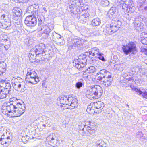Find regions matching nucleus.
Listing matches in <instances>:
<instances>
[{
	"label": "nucleus",
	"instance_id": "f257e3e1",
	"mask_svg": "<svg viewBox=\"0 0 147 147\" xmlns=\"http://www.w3.org/2000/svg\"><path fill=\"white\" fill-rule=\"evenodd\" d=\"M22 105L19 102V100L15 97L11 98L10 102L7 103L5 107H3V109H5L9 113H12L15 117L21 116L25 111V105Z\"/></svg>",
	"mask_w": 147,
	"mask_h": 147
},
{
	"label": "nucleus",
	"instance_id": "f03ea898",
	"mask_svg": "<svg viewBox=\"0 0 147 147\" xmlns=\"http://www.w3.org/2000/svg\"><path fill=\"white\" fill-rule=\"evenodd\" d=\"M97 79L103 82V85L106 87H108L111 85L113 81V78L109 72L105 69L100 71L99 72L96 74Z\"/></svg>",
	"mask_w": 147,
	"mask_h": 147
},
{
	"label": "nucleus",
	"instance_id": "7ed1b4c3",
	"mask_svg": "<svg viewBox=\"0 0 147 147\" xmlns=\"http://www.w3.org/2000/svg\"><path fill=\"white\" fill-rule=\"evenodd\" d=\"M94 107L91 105H88L86 109L87 112L90 114H92L94 113H99L103 111V108L104 107V104L103 102L101 101L95 102L93 103Z\"/></svg>",
	"mask_w": 147,
	"mask_h": 147
},
{
	"label": "nucleus",
	"instance_id": "20e7f679",
	"mask_svg": "<svg viewBox=\"0 0 147 147\" xmlns=\"http://www.w3.org/2000/svg\"><path fill=\"white\" fill-rule=\"evenodd\" d=\"M88 42L86 41H84L82 39H75L73 40L71 45H69V49H81L82 48L84 47L87 49L88 47Z\"/></svg>",
	"mask_w": 147,
	"mask_h": 147
},
{
	"label": "nucleus",
	"instance_id": "39448f33",
	"mask_svg": "<svg viewBox=\"0 0 147 147\" xmlns=\"http://www.w3.org/2000/svg\"><path fill=\"white\" fill-rule=\"evenodd\" d=\"M122 49L124 53L126 55L134 54L137 52L136 44L133 42H129L126 45H122Z\"/></svg>",
	"mask_w": 147,
	"mask_h": 147
},
{
	"label": "nucleus",
	"instance_id": "423d86ee",
	"mask_svg": "<svg viewBox=\"0 0 147 147\" xmlns=\"http://www.w3.org/2000/svg\"><path fill=\"white\" fill-rule=\"evenodd\" d=\"M87 59L85 55L79 56L78 59H74L73 61V65L78 69L84 67L86 65Z\"/></svg>",
	"mask_w": 147,
	"mask_h": 147
},
{
	"label": "nucleus",
	"instance_id": "0eeeda50",
	"mask_svg": "<svg viewBox=\"0 0 147 147\" xmlns=\"http://www.w3.org/2000/svg\"><path fill=\"white\" fill-rule=\"evenodd\" d=\"M37 22L36 18L32 15L28 16L24 20L25 24L30 27H34L37 24Z\"/></svg>",
	"mask_w": 147,
	"mask_h": 147
},
{
	"label": "nucleus",
	"instance_id": "6e6552de",
	"mask_svg": "<svg viewBox=\"0 0 147 147\" xmlns=\"http://www.w3.org/2000/svg\"><path fill=\"white\" fill-rule=\"evenodd\" d=\"M96 90L95 86L92 85L88 86L86 92V97L90 100L96 99Z\"/></svg>",
	"mask_w": 147,
	"mask_h": 147
},
{
	"label": "nucleus",
	"instance_id": "1a4fd4ad",
	"mask_svg": "<svg viewBox=\"0 0 147 147\" xmlns=\"http://www.w3.org/2000/svg\"><path fill=\"white\" fill-rule=\"evenodd\" d=\"M87 127H86V126H85L84 124H82L81 125V129L80 128V129H82L83 131V135H86L87 136H90L91 134L95 133V130L94 128L92 127L91 123L89 124Z\"/></svg>",
	"mask_w": 147,
	"mask_h": 147
},
{
	"label": "nucleus",
	"instance_id": "9d476101",
	"mask_svg": "<svg viewBox=\"0 0 147 147\" xmlns=\"http://www.w3.org/2000/svg\"><path fill=\"white\" fill-rule=\"evenodd\" d=\"M0 87L4 88V90L9 92L10 91L11 85L9 80L5 78H3L0 80Z\"/></svg>",
	"mask_w": 147,
	"mask_h": 147
},
{
	"label": "nucleus",
	"instance_id": "9b49d317",
	"mask_svg": "<svg viewBox=\"0 0 147 147\" xmlns=\"http://www.w3.org/2000/svg\"><path fill=\"white\" fill-rule=\"evenodd\" d=\"M18 79H15L14 82L12 84L14 89L16 90H19L21 89V91L23 92L24 90L25 83L24 81L20 82L18 80Z\"/></svg>",
	"mask_w": 147,
	"mask_h": 147
},
{
	"label": "nucleus",
	"instance_id": "f8f14e48",
	"mask_svg": "<svg viewBox=\"0 0 147 147\" xmlns=\"http://www.w3.org/2000/svg\"><path fill=\"white\" fill-rule=\"evenodd\" d=\"M71 96L69 95L67 96H60L57 99L58 102H60L61 104L64 105H69V100H71Z\"/></svg>",
	"mask_w": 147,
	"mask_h": 147
},
{
	"label": "nucleus",
	"instance_id": "ddd939ff",
	"mask_svg": "<svg viewBox=\"0 0 147 147\" xmlns=\"http://www.w3.org/2000/svg\"><path fill=\"white\" fill-rule=\"evenodd\" d=\"M22 10L18 7L14 8L12 10V15L13 16V19L17 20L21 16Z\"/></svg>",
	"mask_w": 147,
	"mask_h": 147
},
{
	"label": "nucleus",
	"instance_id": "4468645a",
	"mask_svg": "<svg viewBox=\"0 0 147 147\" xmlns=\"http://www.w3.org/2000/svg\"><path fill=\"white\" fill-rule=\"evenodd\" d=\"M36 49L34 50L35 55H37L40 54L42 52H45L46 50L45 45L43 43H40L36 47Z\"/></svg>",
	"mask_w": 147,
	"mask_h": 147
},
{
	"label": "nucleus",
	"instance_id": "2eb2a0df",
	"mask_svg": "<svg viewBox=\"0 0 147 147\" xmlns=\"http://www.w3.org/2000/svg\"><path fill=\"white\" fill-rule=\"evenodd\" d=\"M77 14L79 15V16H78V18L79 21L80 22L82 23L86 22L89 16L88 13H79L78 12V13Z\"/></svg>",
	"mask_w": 147,
	"mask_h": 147
},
{
	"label": "nucleus",
	"instance_id": "dca6fc26",
	"mask_svg": "<svg viewBox=\"0 0 147 147\" xmlns=\"http://www.w3.org/2000/svg\"><path fill=\"white\" fill-rule=\"evenodd\" d=\"M71 100H69V107L68 108L69 109H73L78 107V101L77 99L71 96Z\"/></svg>",
	"mask_w": 147,
	"mask_h": 147
},
{
	"label": "nucleus",
	"instance_id": "f3484780",
	"mask_svg": "<svg viewBox=\"0 0 147 147\" xmlns=\"http://www.w3.org/2000/svg\"><path fill=\"white\" fill-rule=\"evenodd\" d=\"M25 80L26 82L33 84H36L39 81L38 78L34 77V76H31L29 75H26Z\"/></svg>",
	"mask_w": 147,
	"mask_h": 147
},
{
	"label": "nucleus",
	"instance_id": "a211bd4d",
	"mask_svg": "<svg viewBox=\"0 0 147 147\" xmlns=\"http://www.w3.org/2000/svg\"><path fill=\"white\" fill-rule=\"evenodd\" d=\"M111 24V26L115 28V29L117 31L121 26V23L120 21L116 20H112Z\"/></svg>",
	"mask_w": 147,
	"mask_h": 147
},
{
	"label": "nucleus",
	"instance_id": "6ab92c4d",
	"mask_svg": "<svg viewBox=\"0 0 147 147\" xmlns=\"http://www.w3.org/2000/svg\"><path fill=\"white\" fill-rule=\"evenodd\" d=\"M95 87H96V99H97L100 97L102 95L103 90L102 88L100 86L96 85Z\"/></svg>",
	"mask_w": 147,
	"mask_h": 147
},
{
	"label": "nucleus",
	"instance_id": "aec40b11",
	"mask_svg": "<svg viewBox=\"0 0 147 147\" xmlns=\"http://www.w3.org/2000/svg\"><path fill=\"white\" fill-rule=\"evenodd\" d=\"M91 24L93 27L98 26L101 23V20L100 18L96 17L93 18L91 21Z\"/></svg>",
	"mask_w": 147,
	"mask_h": 147
},
{
	"label": "nucleus",
	"instance_id": "412c9836",
	"mask_svg": "<svg viewBox=\"0 0 147 147\" xmlns=\"http://www.w3.org/2000/svg\"><path fill=\"white\" fill-rule=\"evenodd\" d=\"M42 34L45 35V36L44 38L46 39L49 36V34L51 30L49 27L48 26H44L43 28H42L41 30H43Z\"/></svg>",
	"mask_w": 147,
	"mask_h": 147
},
{
	"label": "nucleus",
	"instance_id": "4be33fe9",
	"mask_svg": "<svg viewBox=\"0 0 147 147\" xmlns=\"http://www.w3.org/2000/svg\"><path fill=\"white\" fill-rule=\"evenodd\" d=\"M116 31L115 28L112 26L111 24L109 26H108L106 27V33L112 35Z\"/></svg>",
	"mask_w": 147,
	"mask_h": 147
},
{
	"label": "nucleus",
	"instance_id": "5701e85b",
	"mask_svg": "<svg viewBox=\"0 0 147 147\" xmlns=\"http://www.w3.org/2000/svg\"><path fill=\"white\" fill-rule=\"evenodd\" d=\"M124 66V65L123 63L116 64L114 65L113 68L117 71L121 72L123 70Z\"/></svg>",
	"mask_w": 147,
	"mask_h": 147
},
{
	"label": "nucleus",
	"instance_id": "b1692460",
	"mask_svg": "<svg viewBox=\"0 0 147 147\" xmlns=\"http://www.w3.org/2000/svg\"><path fill=\"white\" fill-rule=\"evenodd\" d=\"M0 141H1V143L2 145H4V146L5 147L8 146L10 143V141H7L5 139L4 137H1L0 138Z\"/></svg>",
	"mask_w": 147,
	"mask_h": 147
},
{
	"label": "nucleus",
	"instance_id": "393cba45",
	"mask_svg": "<svg viewBox=\"0 0 147 147\" xmlns=\"http://www.w3.org/2000/svg\"><path fill=\"white\" fill-rule=\"evenodd\" d=\"M26 75H29L31 76H34L36 77L37 76V75L36 72L34 71V70H31L30 69H28V71Z\"/></svg>",
	"mask_w": 147,
	"mask_h": 147
},
{
	"label": "nucleus",
	"instance_id": "a878e982",
	"mask_svg": "<svg viewBox=\"0 0 147 147\" xmlns=\"http://www.w3.org/2000/svg\"><path fill=\"white\" fill-rule=\"evenodd\" d=\"M47 52V51L46 50H45V52H42L40 54H39V55H37L36 56L37 57L42 56V57L41 58V60L43 61L44 60L47 58L48 55L46 53Z\"/></svg>",
	"mask_w": 147,
	"mask_h": 147
},
{
	"label": "nucleus",
	"instance_id": "bb28decb",
	"mask_svg": "<svg viewBox=\"0 0 147 147\" xmlns=\"http://www.w3.org/2000/svg\"><path fill=\"white\" fill-rule=\"evenodd\" d=\"M32 51H31V52H30L28 54V57L29 59V60L30 61L32 62H33L34 61V60L35 59H36V57H37L36 56H35V55L34 53L33 54L32 53Z\"/></svg>",
	"mask_w": 147,
	"mask_h": 147
},
{
	"label": "nucleus",
	"instance_id": "cd10ccee",
	"mask_svg": "<svg viewBox=\"0 0 147 147\" xmlns=\"http://www.w3.org/2000/svg\"><path fill=\"white\" fill-rule=\"evenodd\" d=\"M97 147H106V144L102 140H97L96 142Z\"/></svg>",
	"mask_w": 147,
	"mask_h": 147
},
{
	"label": "nucleus",
	"instance_id": "c85d7f7f",
	"mask_svg": "<svg viewBox=\"0 0 147 147\" xmlns=\"http://www.w3.org/2000/svg\"><path fill=\"white\" fill-rule=\"evenodd\" d=\"M6 63L4 62L3 63L2 66H0V76L5 72L6 70Z\"/></svg>",
	"mask_w": 147,
	"mask_h": 147
},
{
	"label": "nucleus",
	"instance_id": "c756f323",
	"mask_svg": "<svg viewBox=\"0 0 147 147\" xmlns=\"http://www.w3.org/2000/svg\"><path fill=\"white\" fill-rule=\"evenodd\" d=\"M86 71L88 74H92L96 71V69L94 66H90L86 69Z\"/></svg>",
	"mask_w": 147,
	"mask_h": 147
},
{
	"label": "nucleus",
	"instance_id": "7c9ffc66",
	"mask_svg": "<svg viewBox=\"0 0 147 147\" xmlns=\"http://www.w3.org/2000/svg\"><path fill=\"white\" fill-rule=\"evenodd\" d=\"M9 93L3 90H1V91H0V99H2L5 98L7 96V95Z\"/></svg>",
	"mask_w": 147,
	"mask_h": 147
},
{
	"label": "nucleus",
	"instance_id": "2f4dec72",
	"mask_svg": "<svg viewBox=\"0 0 147 147\" xmlns=\"http://www.w3.org/2000/svg\"><path fill=\"white\" fill-rule=\"evenodd\" d=\"M140 69V67L137 65H132L131 69L132 71L134 74L135 73L138 72Z\"/></svg>",
	"mask_w": 147,
	"mask_h": 147
},
{
	"label": "nucleus",
	"instance_id": "473e14b6",
	"mask_svg": "<svg viewBox=\"0 0 147 147\" xmlns=\"http://www.w3.org/2000/svg\"><path fill=\"white\" fill-rule=\"evenodd\" d=\"M55 135L53 134H52L50 135L49 136H48L46 140L48 141H50L51 142H52V141L53 140L55 139Z\"/></svg>",
	"mask_w": 147,
	"mask_h": 147
},
{
	"label": "nucleus",
	"instance_id": "72a5a7b5",
	"mask_svg": "<svg viewBox=\"0 0 147 147\" xmlns=\"http://www.w3.org/2000/svg\"><path fill=\"white\" fill-rule=\"evenodd\" d=\"M115 12H116L115 8V7H112L108 11V14L109 16L110 15L112 16L115 14Z\"/></svg>",
	"mask_w": 147,
	"mask_h": 147
},
{
	"label": "nucleus",
	"instance_id": "f704fd0d",
	"mask_svg": "<svg viewBox=\"0 0 147 147\" xmlns=\"http://www.w3.org/2000/svg\"><path fill=\"white\" fill-rule=\"evenodd\" d=\"M109 4V2L108 0H102L101 2V5L103 7L107 6Z\"/></svg>",
	"mask_w": 147,
	"mask_h": 147
},
{
	"label": "nucleus",
	"instance_id": "c9c22d12",
	"mask_svg": "<svg viewBox=\"0 0 147 147\" xmlns=\"http://www.w3.org/2000/svg\"><path fill=\"white\" fill-rule=\"evenodd\" d=\"M95 57H97L100 60H102L103 61H106L104 57L103 54L101 53H99V54L98 55V56H95Z\"/></svg>",
	"mask_w": 147,
	"mask_h": 147
},
{
	"label": "nucleus",
	"instance_id": "e433bc0d",
	"mask_svg": "<svg viewBox=\"0 0 147 147\" xmlns=\"http://www.w3.org/2000/svg\"><path fill=\"white\" fill-rule=\"evenodd\" d=\"M113 97L114 99L116 100L118 103L119 102H121V101L122 100V98L118 96L116 94H114L113 96Z\"/></svg>",
	"mask_w": 147,
	"mask_h": 147
},
{
	"label": "nucleus",
	"instance_id": "4c0bfd02",
	"mask_svg": "<svg viewBox=\"0 0 147 147\" xmlns=\"http://www.w3.org/2000/svg\"><path fill=\"white\" fill-rule=\"evenodd\" d=\"M134 26L135 29L138 30H140L141 28L140 24L139 22H135L134 24Z\"/></svg>",
	"mask_w": 147,
	"mask_h": 147
},
{
	"label": "nucleus",
	"instance_id": "58836bf2",
	"mask_svg": "<svg viewBox=\"0 0 147 147\" xmlns=\"http://www.w3.org/2000/svg\"><path fill=\"white\" fill-rule=\"evenodd\" d=\"M77 13H75V14H76V13H78V12L79 13H84L83 12L85 11H86V9H85L84 7H81V8L78 9L77 8Z\"/></svg>",
	"mask_w": 147,
	"mask_h": 147
},
{
	"label": "nucleus",
	"instance_id": "ea45409f",
	"mask_svg": "<svg viewBox=\"0 0 147 147\" xmlns=\"http://www.w3.org/2000/svg\"><path fill=\"white\" fill-rule=\"evenodd\" d=\"M145 0H138L137 2V5L139 7L142 6L145 2Z\"/></svg>",
	"mask_w": 147,
	"mask_h": 147
},
{
	"label": "nucleus",
	"instance_id": "a19ab883",
	"mask_svg": "<svg viewBox=\"0 0 147 147\" xmlns=\"http://www.w3.org/2000/svg\"><path fill=\"white\" fill-rule=\"evenodd\" d=\"M83 84L81 82H77L75 84L76 87L78 89H80L82 86Z\"/></svg>",
	"mask_w": 147,
	"mask_h": 147
},
{
	"label": "nucleus",
	"instance_id": "79ce46f5",
	"mask_svg": "<svg viewBox=\"0 0 147 147\" xmlns=\"http://www.w3.org/2000/svg\"><path fill=\"white\" fill-rule=\"evenodd\" d=\"M143 37H141V42L144 45H147V38H143Z\"/></svg>",
	"mask_w": 147,
	"mask_h": 147
},
{
	"label": "nucleus",
	"instance_id": "37998d69",
	"mask_svg": "<svg viewBox=\"0 0 147 147\" xmlns=\"http://www.w3.org/2000/svg\"><path fill=\"white\" fill-rule=\"evenodd\" d=\"M39 6L37 4H34L31 6H29L28 8V9L29 10L30 9L34 8L35 9H37L38 8Z\"/></svg>",
	"mask_w": 147,
	"mask_h": 147
},
{
	"label": "nucleus",
	"instance_id": "c03bdc74",
	"mask_svg": "<svg viewBox=\"0 0 147 147\" xmlns=\"http://www.w3.org/2000/svg\"><path fill=\"white\" fill-rule=\"evenodd\" d=\"M132 89L136 92L139 93L140 95L142 94V91H141L140 89H138L135 87H133L132 88Z\"/></svg>",
	"mask_w": 147,
	"mask_h": 147
},
{
	"label": "nucleus",
	"instance_id": "a18cd8bd",
	"mask_svg": "<svg viewBox=\"0 0 147 147\" xmlns=\"http://www.w3.org/2000/svg\"><path fill=\"white\" fill-rule=\"evenodd\" d=\"M16 3H26L28 2L29 0H13Z\"/></svg>",
	"mask_w": 147,
	"mask_h": 147
},
{
	"label": "nucleus",
	"instance_id": "49530a36",
	"mask_svg": "<svg viewBox=\"0 0 147 147\" xmlns=\"http://www.w3.org/2000/svg\"><path fill=\"white\" fill-rule=\"evenodd\" d=\"M56 35H57V34L55 32H52L51 35L52 39L54 41H56L55 37V36Z\"/></svg>",
	"mask_w": 147,
	"mask_h": 147
},
{
	"label": "nucleus",
	"instance_id": "de8ad7c7",
	"mask_svg": "<svg viewBox=\"0 0 147 147\" xmlns=\"http://www.w3.org/2000/svg\"><path fill=\"white\" fill-rule=\"evenodd\" d=\"M143 97L147 99V92L146 91H143L142 92V94H141Z\"/></svg>",
	"mask_w": 147,
	"mask_h": 147
},
{
	"label": "nucleus",
	"instance_id": "09e8293b",
	"mask_svg": "<svg viewBox=\"0 0 147 147\" xmlns=\"http://www.w3.org/2000/svg\"><path fill=\"white\" fill-rule=\"evenodd\" d=\"M144 38H147V34L145 32H142L141 35V38L142 37Z\"/></svg>",
	"mask_w": 147,
	"mask_h": 147
},
{
	"label": "nucleus",
	"instance_id": "8fccbe9b",
	"mask_svg": "<svg viewBox=\"0 0 147 147\" xmlns=\"http://www.w3.org/2000/svg\"><path fill=\"white\" fill-rule=\"evenodd\" d=\"M96 51H95V52L94 53V56L96 55V56H98V55L99 54V53H100L99 52V49L97 48H96V49H95Z\"/></svg>",
	"mask_w": 147,
	"mask_h": 147
},
{
	"label": "nucleus",
	"instance_id": "3c124183",
	"mask_svg": "<svg viewBox=\"0 0 147 147\" xmlns=\"http://www.w3.org/2000/svg\"><path fill=\"white\" fill-rule=\"evenodd\" d=\"M74 5H73L72 4H71V5H69V8L70 9V11L71 12H73L74 13V12L73 11H74Z\"/></svg>",
	"mask_w": 147,
	"mask_h": 147
},
{
	"label": "nucleus",
	"instance_id": "603ef678",
	"mask_svg": "<svg viewBox=\"0 0 147 147\" xmlns=\"http://www.w3.org/2000/svg\"><path fill=\"white\" fill-rule=\"evenodd\" d=\"M88 53L89 55V57H90V58H92V57L94 56V54H93V53H92V51L91 50L90 51H89Z\"/></svg>",
	"mask_w": 147,
	"mask_h": 147
},
{
	"label": "nucleus",
	"instance_id": "864d4df0",
	"mask_svg": "<svg viewBox=\"0 0 147 147\" xmlns=\"http://www.w3.org/2000/svg\"><path fill=\"white\" fill-rule=\"evenodd\" d=\"M137 137L139 138H141L143 136V134L141 132H139L137 135Z\"/></svg>",
	"mask_w": 147,
	"mask_h": 147
},
{
	"label": "nucleus",
	"instance_id": "5fc2aeb1",
	"mask_svg": "<svg viewBox=\"0 0 147 147\" xmlns=\"http://www.w3.org/2000/svg\"><path fill=\"white\" fill-rule=\"evenodd\" d=\"M46 123L49 126L51 125L52 124V123L51 122L50 120L48 119L46 121Z\"/></svg>",
	"mask_w": 147,
	"mask_h": 147
},
{
	"label": "nucleus",
	"instance_id": "6e6d98bb",
	"mask_svg": "<svg viewBox=\"0 0 147 147\" xmlns=\"http://www.w3.org/2000/svg\"><path fill=\"white\" fill-rule=\"evenodd\" d=\"M5 25H7V26L6 27L7 29H8V27H9L11 26V23L10 22H6L5 23Z\"/></svg>",
	"mask_w": 147,
	"mask_h": 147
},
{
	"label": "nucleus",
	"instance_id": "4d7b16f0",
	"mask_svg": "<svg viewBox=\"0 0 147 147\" xmlns=\"http://www.w3.org/2000/svg\"><path fill=\"white\" fill-rule=\"evenodd\" d=\"M41 11L42 13L44 14H45L47 12V10L45 7H44L42 9Z\"/></svg>",
	"mask_w": 147,
	"mask_h": 147
},
{
	"label": "nucleus",
	"instance_id": "13d9d810",
	"mask_svg": "<svg viewBox=\"0 0 147 147\" xmlns=\"http://www.w3.org/2000/svg\"><path fill=\"white\" fill-rule=\"evenodd\" d=\"M82 72H83V75L85 77H88V76L87 75V72L86 71V69L84 71H83Z\"/></svg>",
	"mask_w": 147,
	"mask_h": 147
},
{
	"label": "nucleus",
	"instance_id": "bf43d9fd",
	"mask_svg": "<svg viewBox=\"0 0 147 147\" xmlns=\"http://www.w3.org/2000/svg\"><path fill=\"white\" fill-rule=\"evenodd\" d=\"M96 47H94L92 49H91V50L92 51V53H93V54H94V53L95 52V51H96V49H96Z\"/></svg>",
	"mask_w": 147,
	"mask_h": 147
},
{
	"label": "nucleus",
	"instance_id": "052dcab7",
	"mask_svg": "<svg viewBox=\"0 0 147 147\" xmlns=\"http://www.w3.org/2000/svg\"><path fill=\"white\" fill-rule=\"evenodd\" d=\"M1 132L0 133V137H3V136H4V133H3V131H2L1 130H0Z\"/></svg>",
	"mask_w": 147,
	"mask_h": 147
},
{
	"label": "nucleus",
	"instance_id": "680f3d73",
	"mask_svg": "<svg viewBox=\"0 0 147 147\" xmlns=\"http://www.w3.org/2000/svg\"><path fill=\"white\" fill-rule=\"evenodd\" d=\"M9 45H5V46H4V47L6 50H7L9 49Z\"/></svg>",
	"mask_w": 147,
	"mask_h": 147
},
{
	"label": "nucleus",
	"instance_id": "e2e57ef3",
	"mask_svg": "<svg viewBox=\"0 0 147 147\" xmlns=\"http://www.w3.org/2000/svg\"><path fill=\"white\" fill-rule=\"evenodd\" d=\"M38 20H39V24H42V20L40 18H38Z\"/></svg>",
	"mask_w": 147,
	"mask_h": 147
},
{
	"label": "nucleus",
	"instance_id": "0e129e2a",
	"mask_svg": "<svg viewBox=\"0 0 147 147\" xmlns=\"http://www.w3.org/2000/svg\"><path fill=\"white\" fill-rule=\"evenodd\" d=\"M61 35H57V38L58 39H61Z\"/></svg>",
	"mask_w": 147,
	"mask_h": 147
},
{
	"label": "nucleus",
	"instance_id": "69168bd1",
	"mask_svg": "<svg viewBox=\"0 0 147 147\" xmlns=\"http://www.w3.org/2000/svg\"><path fill=\"white\" fill-rule=\"evenodd\" d=\"M121 1H122L123 2H125L126 1H129L130 0H120Z\"/></svg>",
	"mask_w": 147,
	"mask_h": 147
},
{
	"label": "nucleus",
	"instance_id": "338daca9",
	"mask_svg": "<svg viewBox=\"0 0 147 147\" xmlns=\"http://www.w3.org/2000/svg\"><path fill=\"white\" fill-rule=\"evenodd\" d=\"M58 45H62L63 44V42H62L61 43L60 42H58Z\"/></svg>",
	"mask_w": 147,
	"mask_h": 147
},
{
	"label": "nucleus",
	"instance_id": "774afa93",
	"mask_svg": "<svg viewBox=\"0 0 147 147\" xmlns=\"http://www.w3.org/2000/svg\"><path fill=\"white\" fill-rule=\"evenodd\" d=\"M144 10L145 11L147 10V6H146L144 7Z\"/></svg>",
	"mask_w": 147,
	"mask_h": 147
}]
</instances>
